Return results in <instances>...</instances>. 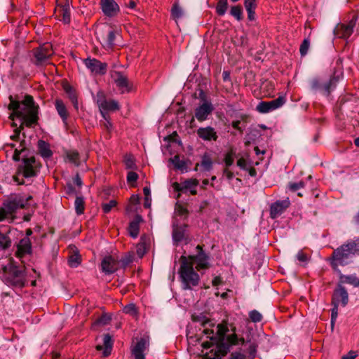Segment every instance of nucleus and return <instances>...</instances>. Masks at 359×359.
<instances>
[{"mask_svg":"<svg viewBox=\"0 0 359 359\" xmlns=\"http://www.w3.org/2000/svg\"><path fill=\"white\" fill-rule=\"evenodd\" d=\"M194 322H201L204 327L203 333L210 339V341L202 342L203 348L214 347L212 351H215V357L212 359H219L229 351V346L238 344V338L236 334H232L226 337L227 344L224 343L226 333L229 332L227 325L224 323L217 325L216 332L214 330L215 324L203 315L194 314L191 316ZM211 359V358H210Z\"/></svg>","mask_w":359,"mask_h":359,"instance_id":"obj_1","label":"nucleus"},{"mask_svg":"<svg viewBox=\"0 0 359 359\" xmlns=\"http://www.w3.org/2000/svg\"><path fill=\"white\" fill-rule=\"evenodd\" d=\"M9 99L8 109L12 111L9 118L13 121L15 118H19L22 121L20 126L16 128L14 130V134L11 136V140L15 141L18 140L24 125L31 127L37 123L39 106L35 104L33 97L29 95H26L22 102L13 100L12 96H10Z\"/></svg>","mask_w":359,"mask_h":359,"instance_id":"obj_2","label":"nucleus"},{"mask_svg":"<svg viewBox=\"0 0 359 359\" xmlns=\"http://www.w3.org/2000/svg\"><path fill=\"white\" fill-rule=\"evenodd\" d=\"M359 256V237L348 240L334 250L330 258L332 269L338 270L339 266H346L353 262V259Z\"/></svg>","mask_w":359,"mask_h":359,"instance_id":"obj_3","label":"nucleus"},{"mask_svg":"<svg viewBox=\"0 0 359 359\" xmlns=\"http://www.w3.org/2000/svg\"><path fill=\"white\" fill-rule=\"evenodd\" d=\"M0 278L6 285L13 289H22L27 283L25 269H20L12 262L2 266Z\"/></svg>","mask_w":359,"mask_h":359,"instance_id":"obj_4","label":"nucleus"},{"mask_svg":"<svg viewBox=\"0 0 359 359\" xmlns=\"http://www.w3.org/2000/svg\"><path fill=\"white\" fill-rule=\"evenodd\" d=\"M179 275L184 290H191L192 287L199 283V275L194 271L193 264L187 260V257H180V268Z\"/></svg>","mask_w":359,"mask_h":359,"instance_id":"obj_5","label":"nucleus"},{"mask_svg":"<svg viewBox=\"0 0 359 359\" xmlns=\"http://www.w3.org/2000/svg\"><path fill=\"white\" fill-rule=\"evenodd\" d=\"M21 164L18 166L13 180L19 184H24V178L33 177L37 175L40 170V163L34 156L25 158L22 156Z\"/></svg>","mask_w":359,"mask_h":359,"instance_id":"obj_6","label":"nucleus"},{"mask_svg":"<svg viewBox=\"0 0 359 359\" xmlns=\"http://www.w3.org/2000/svg\"><path fill=\"white\" fill-rule=\"evenodd\" d=\"M54 54L52 45L45 43L33 50V63L37 67H43L50 64V59Z\"/></svg>","mask_w":359,"mask_h":359,"instance_id":"obj_7","label":"nucleus"},{"mask_svg":"<svg viewBox=\"0 0 359 359\" xmlns=\"http://www.w3.org/2000/svg\"><path fill=\"white\" fill-rule=\"evenodd\" d=\"M25 207V203L21 197H14L5 201L0 208V221L4 220L7 217L14 214L17 210Z\"/></svg>","mask_w":359,"mask_h":359,"instance_id":"obj_8","label":"nucleus"},{"mask_svg":"<svg viewBox=\"0 0 359 359\" xmlns=\"http://www.w3.org/2000/svg\"><path fill=\"white\" fill-rule=\"evenodd\" d=\"M196 250L197 251L196 255L187 257V260L191 262L193 265L196 264L197 271L208 269L210 266L209 256L203 251L202 246L200 245L196 247Z\"/></svg>","mask_w":359,"mask_h":359,"instance_id":"obj_9","label":"nucleus"},{"mask_svg":"<svg viewBox=\"0 0 359 359\" xmlns=\"http://www.w3.org/2000/svg\"><path fill=\"white\" fill-rule=\"evenodd\" d=\"M150 338L149 336L141 337L131 346V354L134 359H145V352L149 350Z\"/></svg>","mask_w":359,"mask_h":359,"instance_id":"obj_10","label":"nucleus"},{"mask_svg":"<svg viewBox=\"0 0 359 359\" xmlns=\"http://www.w3.org/2000/svg\"><path fill=\"white\" fill-rule=\"evenodd\" d=\"M285 97L279 96L278 98L269 102L262 101L256 107V110L262 114H266L282 107L285 103Z\"/></svg>","mask_w":359,"mask_h":359,"instance_id":"obj_11","label":"nucleus"},{"mask_svg":"<svg viewBox=\"0 0 359 359\" xmlns=\"http://www.w3.org/2000/svg\"><path fill=\"white\" fill-rule=\"evenodd\" d=\"M214 110V107L210 102L205 101L195 109L194 117L200 122L208 119Z\"/></svg>","mask_w":359,"mask_h":359,"instance_id":"obj_12","label":"nucleus"},{"mask_svg":"<svg viewBox=\"0 0 359 359\" xmlns=\"http://www.w3.org/2000/svg\"><path fill=\"white\" fill-rule=\"evenodd\" d=\"M348 302V294L346 290L340 284L334 290L332 304V305H341L345 306Z\"/></svg>","mask_w":359,"mask_h":359,"instance_id":"obj_13","label":"nucleus"},{"mask_svg":"<svg viewBox=\"0 0 359 359\" xmlns=\"http://www.w3.org/2000/svg\"><path fill=\"white\" fill-rule=\"evenodd\" d=\"M97 104L100 109L106 111H116L119 109L118 103L114 100H107L102 91H99L97 93Z\"/></svg>","mask_w":359,"mask_h":359,"instance_id":"obj_14","label":"nucleus"},{"mask_svg":"<svg viewBox=\"0 0 359 359\" xmlns=\"http://www.w3.org/2000/svg\"><path fill=\"white\" fill-rule=\"evenodd\" d=\"M84 64L91 72L95 74L103 75L107 72V65L105 62H102L95 58H87L84 60Z\"/></svg>","mask_w":359,"mask_h":359,"instance_id":"obj_15","label":"nucleus"},{"mask_svg":"<svg viewBox=\"0 0 359 359\" xmlns=\"http://www.w3.org/2000/svg\"><path fill=\"white\" fill-rule=\"evenodd\" d=\"M13 150V153L12 155V159L15 161H19L20 158V155L23 154L26 151V145L25 141L22 140L20 142L19 145L17 146L14 143H7L4 146V149L6 151V156H8L9 149Z\"/></svg>","mask_w":359,"mask_h":359,"instance_id":"obj_16","label":"nucleus"},{"mask_svg":"<svg viewBox=\"0 0 359 359\" xmlns=\"http://www.w3.org/2000/svg\"><path fill=\"white\" fill-rule=\"evenodd\" d=\"M100 6L104 15L109 18L116 16L120 11L119 6L114 0H101Z\"/></svg>","mask_w":359,"mask_h":359,"instance_id":"obj_17","label":"nucleus"},{"mask_svg":"<svg viewBox=\"0 0 359 359\" xmlns=\"http://www.w3.org/2000/svg\"><path fill=\"white\" fill-rule=\"evenodd\" d=\"M355 25L354 20H351L348 24H339L334 30V35L339 38L347 39L353 32Z\"/></svg>","mask_w":359,"mask_h":359,"instance_id":"obj_18","label":"nucleus"},{"mask_svg":"<svg viewBox=\"0 0 359 359\" xmlns=\"http://www.w3.org/2000/svg\"><path fill=\"white\" fill-rule=\"evenodd\" d=\"M290 201L288 198L283 201H277L270 207V217L276 219L279 217L290 206Z\"/></svg>","mask_w":359,"mask_h":359,"instance_id":"obj_19","label":"nucleus"},{"mask_svg":"<svg viewBox=\"0 0 359 359\" xmlns=\"http://www.w3.org/2000/svg\"><path fill=\"white\" fill-rule=\"evenodd\" d=\"M56 3L55 12L58 13L60 17H62V20L65 24L69 23L71 18L68 0H56Z\"/></svg>","mask_w":359,"mask_h":359,"instance_id":"obj_20","label":"nucleus"},{"mask_svg":"<svg viewBox=\"0 0 359 359\" xmlns=\"http://www.w3.org/2000/svg\"><path fill=\"white\" fill-rule=\"evenodd\" d=\"M199 138L204 141H216L218 135L215 128L211 126L201 127L196 131Z\"/></svg>","mask_w":359,"mask_h":359,"instance_id":"obj_21","label":"nucleus"},{"mask_svg":"<svg viewBox=\"0 0 359 359\" xmlns=\"http://www.w3.org/2000/svg\"><path fill=\"white\" fill-rule=\"evenodd\" d=\"M101 268L103 273L106 274H111L117 270L118 262L111 256H106L102 260Z\"/></svg>","mask_w":359,"mask_h":359,"instance_id":"obj_22","label":"nucleus"},{"mask_svg":"<svg viewBox=\"0 0 359 359\" xmlns=\"http://www.w3.org/2000/svg\"><path fill=\"white\" fill-rule=\"evenodd\" d=\"M32 252V244L28 237L22 238L17 245L15 255L18 258H22L26 255Z\"/></svg>","mask_w":359,"mask_h":359,"instance_id":"obj_23","label":"nucleus"},{"mask_svg":"<svg viewBox=\"0 0 359 359\" xmlns=\"http://www.w3.org/2000/svg\"><path fill=\"white\" fill-rule=\"evenodd\" d=\"M198 185V180L197 179H188L181 183L174 182L172 187L175 191L186 192L187 191L196 187Z\"/></svg>","mask_w":359,"mask_h":359,"instance_id":"obj_24","label":"nucleus"},{"mask_svg":"<svg viewBox=\"0 0 359 359\" xmlns=\"http://www.w3.org/2000/svg\"><path fill=\"white\" fill-rule=\"evenodd\" d=\"M55 107L58 113L59 116L62 118L63 123L67 126V119L69 117V112L67 109V107L63 102V101L60 99H57L55 101Z\"/></svg>","mask_w":359,"mask_h":359,"instance_id":"obj_25","label":"nucleus"},{"mask_svg":"<svg viewBox=\"0 0 359 359\" xmlns=\"http://www.w3.org/2000/svg\"><path fill=\"white\" fill-rule=\"evenodd\" d=\"M38 151L44 159L50 158L53 155L50 144L43 140H39L37 143Z\"/></svg>","mask_w":359,"mask_h":359,"instance_id":"obj_26","label":"nucleus"},{"mask_svg":"<svg viewBox=\"0 0 359 359\" xmlns=\"http://www.w3.org/2000/svg\"><path fill=\"white\" fill-rule=\"evenodd\" d=\"M114 81L117 87L121 90L122 93L129 91L128 79L123 74L119 72H115Z\"/></svg>","mask_w":359,"mask_h":359,"instance_id":"obj_27","label":"nucleus"},{"mask_svg":"<svg viewBox=\"0 0 359 359\" xmlns=\"http://www.w3.org/2000/svg\"><path fill=\"white\" fill-rule=\"evenodd\" d=\"M142 217L136 215L134 219L130 222L128 231L133 238H137L140 231V223L142 222Z\"/></svg>","mask_w":359,"mask_h":359,"instance_id":"obj_28","label":"nucleus"},{"mask_svg":"<svg viewBox=\"0 0 359 359\" xmlns=\"http://www.w3.org/2000/svg\"><path fill=\"white\" fill-rule=\"evenodd\" d=\"M244 6L248 13V18L250 21L255 20L256 0H245Z\"/></svg>","mask_w":359,"mask_h":359,"instance_id":"obj_29","label":"nucleus"},{"mask_svg":"<svg viewBox=\"0 0 359 359\" xmlns=\"http://www.w3.org/2000/svg\"><path fill=\"white\" fill-rule=\"evenodd\" d=\"M184 11L180 6L179 3L175 2L170 10L171 18L177 22L180 19L184 16Z\"/></svg>","mask_w":359,"mask_h":359,"instance_id":"obj_30","label":"nucleus"},{"mask_svg":"<svg viewBox=\"0 0 359 359\" xmlns=\"http://www.w3.org/2000/svg\"><path fill=\"white\" fill-rule=\"evenodd\" d=\"M64 90L65 93L67 94V96L72 103L74 107L78 110L79 109V102H78V96L74 89L72 88V86L67 85L64 86Z\"/></svg>","mask_w":359,"mask_h":359,"instance_id":"obj_31","label":"nucleus"},{"mask_svg":"<svg viewBox=\"0 0 359 359\" xmlns=\"http://www.w3.org/2000/svg\"><path fill=\"white\" fill-rule=\"evenodd\" d=\"M187 225L173 226L172 238L175 242L182 241L184 237Z\"/></svg>","mask_w":359,"mask_h":359,"instance_id":"obj_32","label":"nucleus"},{"mask_svg":"<svg viewBox=\"0 0 359 359\" xmlns=\"http://www.w3.org/2000/svg\"><path fill=\"white\" fill-rule=\"evenodd\" d=\"M337 82V79L336 77L331 78L327 82L323 83L321 88L319 92L323 95L329 96L331 92V90L336 86V83Z\"/></svg>","mask_w":359,"mask_h":359,"instance_id":"obj_33","label":"nucleus"},{"mask_svg":"<svg viewBox=\"0 0 359 359\" xmlns=\"http://www.w3.org/2000/svg\"><path fill=\"white\" fill-rule=\"evenodd\" d=\"M212 161L210 156L208 154H205L202 156V159L201 163H197L194 168L195 170H198V166L201 165L203 168V170L205 171H210L212 168Z\"/></svg>","mask_w":359,"mask_h":359,"instance_id":"obj_34","label":"nucleus"},{"mask_svg":"<svg viewBox=\"0 0 359 359\" xmlns=\"http://www.w3.org/2000/svg\"><path fill=\"white\" fill-rule=\"evenodd\" d=\"M103 345L104 346V350L103 351L104 356L107 357L110 355L113 341L111 336L109 334H104L103 337Z\"/></svg>","mask_w":359,"mask_h":359,"instance_id":"obj_35","label":"nucleus"},{"mask_svg":"<svg viewBox=\"0 0 359 359\" xmlns=\"http://www.w3.org/2000/svg\"><path fill=\"white\" fill-rule=\"evenodd\" d=\"M340 283H348L354 287L359 286V278L355 275H349V276H340Z\"/></svg>","mask_w":359,"mask_h":359,"instance_id":"obj_36","label":"nucleus"},{"mask_svg":"<svg viewBox=\"0 0 359 359\" xmlns=\"http://www.w3.org/2000/svg\"><path fill=\"white\" fill-rule=\"evenodd\" d=\"M85 201L83 196H76L74 201V208L76 213L78 215L83 214L85 210Z\"/></svg>","mask_w":359,"mask_h":359,"instance_id":"obj_37","label":"nucleus"},{"mask_svg":"<svg viewBox=\"0 0 359 359\" xmlns=\"http://www.w3.org/2000/svg\"><path fill=\"white\" fill-rule=\"evenodd\" d=\"M229 13L238 21H241L243 18V8L240 5L231 6Z\"/></svg>","mask_w":359,"mask_h":359,"instance_id":"obj_38","label":"nucleus"},{"mask_svg":"<svg viewBox=\"0 0 359 359\" xmlns=\"http://www.w3.org/2000/svg\"><path fill=\"white\" fill-rule=\"evenodd\" d=\"M170 160L175 168L182 172L187 171V163L184 160L181 159L179 156H175Z\"/></svg>","mask_w":359,"mask_h":359,"instance_id":"obj_39","label":"nucleus"},{"mask_svg":"<svg viewBox=\"0 0 359 359\" xmlns=\"http://www.w3.org/2000/svg\"><path fill=\"white\" fill-rule=\"evenodd\" d=\"M228 8V0H219L216 5V13L219 16H223Z\"/></svg>","mask_w":359,"mask_h":359,"instance_id":"obj_40","label":"nucleus"},{"mask_svg":"<svg viewBox=\"0 0 359 359\" xmlns=\"http://www.w3.org/2000/svg\"><path fill=\"white\" fill-rule=\"evenodd\" d=\"M11 245V241L9 236L0 232V250L8 248Z\"/></svg>","mask_w":359,"mask_h":359,"instance_id":"obj_41","label":"nucleus"},{"mask_svg":"<svg viewBox=\"0 0 359 359\" xmlns=\"http://www.w3.org/2000/svg\"><path fill=\"white\" fill-rule=\"evenodd\" d=\"M68 161L74 165H79V154L76 151H68L67 153Z\"/></svg>","mask_w":359,"mask_h":359,"instance_id":"obj_42","label":"nucleus"},{"mask_svg":"<svg viewBox=\"0 0 359 359\" xmlns=\"http://www.w3.org/2000/svg\"><path fill=\"white\" fill-rule=\"evenodd\" d=\"M118 34V30L115 29H111L108 32L107 36V43L109 47H112L114 45L116 35Z\"/></svg>","mask_w":359,"mask_h":359,"instance_id":"obj_43","label":"nucleus"},{"mask_svg":"<svg viewBox=\"0 0 359 359\" xmlns=\"http://www.w3.org/2000/svg\"><path fill=\"white\" fill-rule=\"evenodd\" d=\"M124 163L127 169H135L136 167L135 158L131 154H126L124 156Z\"/></svg>","mask_w":359,"mask_h":359,"instance_id":"obj_44","label":"nucleus"},{"mask_svg":"<svg viewBox=\"0 0 359 359\" xmlns=\"http://www.w3.org/2000/svg\"><path fill=\"white\" fill-rule=\"evenodd\" d=\"M235 152L233 150L227 152L224 156V163L226 168H229L234 161Z\"/></svg>","mask_w":359,"mask_h":359,"instance_id":"obj_45","label":"nucleus"},{"mask_svg":"<svg viewBox=\"0 0 359 359\" xmlns=\"http://www.w3.org/2000/svg\"><path fill=\"white\" fill-rule=\"evenodd\" d=\"M249 317L253 323H259L262 320V315L257 310H252L249 313Z\"/></svg>","mask_w":359,"mask_h":359,"instance_id":"obj_46","label":"nucleus"},{"mask_svg":"<svg viewBox=\"0 0 359 359\" xmlns=\"http://www.w3.org/2000/svg\"><path fill=\"white\" fill-rule=\"evenodd\" d=\"M143 192L145 196V201L144 206L146 208H149L151 206V191L150 189L147 187H144Z\"/></svg>","mask_w":359,"mask_h":359,"instance_id":"obj_47","label":"nucleus"},{"mask_svg":"<svg viewBox=\"0 0 359 359\" xmlns=\"http://www.w3.org/2000/svg\"><path fill=\"white\" fill-rule=\"evenodd\" d=\"M117 202L115 200H111L108 203L102 205V210L104 213H109L113 208H115Z\"/></svg>","mask_w":359,"mask_h":359,"instance_id":"obj_48","label":"nucleus"},{"mask_svg":"<svg viewBox=\"0 0 359 359\" xmlns=\"http://www.w3.org/2000/svg\"><path fill=\"white\" fill-rule=\"evenodd\" d=\"M304 186L305 183L303 181H299L298 182H290L288 184V188L292 192H295L297 190L304 188Z\"/></svg>","mask_w":359,"mask_h":359,"instance_id":"obj_49","label":"nucleus"},{"mask_svg":"<svg viewBox=\"0 0 359 359\" xmlns=\"http://www.w3.org/2000/svg\"><path fill=\"white\" fill-rule=\"evenodd\" d=\"M310 46V41L309 39H305L302 43L299 48V52L302 56H304L307 54L308 50Z\"/></svg>","mask_w":359,"mask_h":359,"instance_id":"obj_50","label":"nucleus"},{"mask_svg":"<svg viewBox=\"0 0 359 359\" xmlns=\"http://www.w3.org/2000/svg\"><path fill=\"white\" fill-rule=\"evenodd\" d=\"M100 125L103 127V128L109 133L110 134L111 131L113 130V124L111 122L110 120L107 121H100Z\"/></svg>","mask_w":359,"mask_h":359,"instance_id":"obj_51","label":"nucleus"},{"mask_svg":"<svg viewBox=\"0 0 359 359\" xmlns=\"http://www.w3.org/2000/svg\"><path fill=\"white\" fill-rule=\"evenodd\" d=\"M81 262L78 255H72L69 259V264L71 267H76Z\"/></svg>","mask_w":359,"mask_h":359,"instance_id":"obj_52","label":"nucleus"},{"mask_svg":"<svg viewBox=\"0 0 359 359\" xmlns=\"http://www.w3.org/2000/svg\"><path fill=\"white\" fill-rule=\"evenodd\" d=\"M297 260L301 263H306L308 261V257L306 253L300 250L296 255Z\"/></svg>","mask_w":359,"mask_h":359,"instance_id":"obj_53","label":"nucleus"},{"mask_svg":"<svg viewBox=\"0 0 359 359\" xmlns=\"http://www.w3.org/2000/svg\"><path fill=\"white\" fill-rule=\"evenodd\" d=\"M338 306H339V305H333V308L332 309V314H331L332 326L334 325V322H335L337 315H338Z\"/></svg>","mask_w":359,"mask_h":359,"instance_id":"obj_54","label":"nucleus"},{"mask_svg":"<svg viewBox=\"0 0 359 359\" xmlns=\"http://www.w3.org/2000/svg\"><path fill=\"white\" fill-rule=\"evenodd\" d=\"M323 83H321L319 80L315 79L311 83V88L315 91H318L321 88Z\"/></svg>","mask_w":359,"mask_h":359,"instance_id":"obj_55","label":"nucleus"},{"mask_svg":"<svg viewBox=\"0 0 359 359\" xmlns=\"http://www.w3.org/2000/svg\"><path fill=\"white\" fill-rule=\"evenodd\" d=\"M138 175L136 172L130 171L128 173L127 181L128 182H135L137 181Z\"/></svg>","mask_w":359,"mask_h":359,"instance_id":"obj_56","label":"nucleus"},{"mask_svg":"<svg viewBox=\"0 0 359 359\" xmlns=\"http://www.w3.org/2000/svg\"><path fill=\"white\" fill-rule=\"evenodd\" d=\"M124 312L126 313L135 314L136 313L135 306L133 304L126 306L124 308Z\"/></svg>","mask_w":359,"mask_h":359,"instance_id":"obj_57","label":"nucleus"},{"mask_svg":"<svg viewBox=\"0 0 359 359\" xmlns=\"http://www.w3.org/2000/svg\"><path fill=\"white\" fill-rule=\"evenodd\" d=\"M237 165L242 170H247L246 160L241 157L237 161Z\"/></svg>","mask_w":359,"mask_h":359,"instance_id":"obj_58","label":"nucleus"},{"mask_svg":"<svg viewBox=\"0 0 359 359\" xmlns=\"http://www.w3.org/2000/svg\"><path fill=\"white\" fill-rule=\"evenodd\" d=\"M357 355L355 351H350L347 354L343 355L341 359H355Z\"/></svg>","mask_w":359,"mask_h":359,"instance_id":"obj_59","label":"nucleus"},{"mask_svg":"<svg viewBox=\"0 0 359 359\" xmlns=\"http://www.w3.org/2000/svg\"><path fill=\"white\" fill-rule=\"evenodd\" d=\"M224 175L226 176V177L231 180L233 178L234 174L229 169V168H225L224 169Z\"/></svg>","mask_w":359,"mask_h":359,"instance_id":"obj_60","label":"nucleus"},{"mask_svg":"<svg viewBox=\"0 0 359 359\" xmlns=\"http://www.w3.org/2000/svg\"><path fill=\"white\" fill-rule=\"evenodd\" d=\"M222 280L221 277H219V276L215 277L212 281V284L213 286H218L220 284H222Z\"/></svg>","mask_w":359,"mask_h":359,"instance_id":"obj_61","label":"nucleus"},{"mask_svg":"<svg viewBox=\"0 0 359 359\" xmlns=\"http://www.w3.org/2000/svg\"><path fill=\"white\" fill-rule=\"evenodd\" d=\"M240 124H241V121H239V120L234 121L232 122V127L234 129H236V130H238L240 132H242L243 130H242V129L240 127Z\"/></svg>","mask_w":359,"mask_h":359,"instance_id":"obj_62","label":"nucleus"},{"mask_svg":"<svg viewBox=\"0 0 359 359\" xmlns=\"http://www.w3.org/2000/svg\"><path fill=\"white\" fill-rule=\"evenodd\" d=\"M101 116L103 118L104 121L110 120V116L109 114L107 113L108 111L104 110V109H100Z\"/></svg>","mask_w":359,"mask_h":359,"instance_id":"obj_63","label":"nucleus"},{"mask_svg":"<svg viewBox=\"0 0 359 359\" xmlns=\"http://www.w3.org/2000/svg\"><path fill=\"white\" fill-rule=\"evenodd\" d=\"M244 356L240 353H232L229 359H243Z\"/></svg>","mask_w":359,"mask_h":359,"instance_id":"obj_64","label":"nucleus"}]
</instances>
